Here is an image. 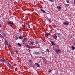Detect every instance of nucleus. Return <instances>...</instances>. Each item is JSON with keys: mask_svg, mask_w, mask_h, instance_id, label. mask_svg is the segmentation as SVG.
Returning <instances> with one entry per match:
<instances>
[{"mask_svg": "<svg viewBox=\"0 0 75 75\" xmlns=\"http://www.w3.org/2000/svg\"><path fill=\"white\" fill-rule=\"evenodd\" d=\"M55 52L57 54H59L61 52V51L59 49H57L55 50Z\"/></svg>", "mask_w": 75, "mask_h": 75, "instance_id": "f257e3e1", "label": "nucleus"}, {"mask_svg": "<svg viewBox=\"0 0 75 75\" xmlns=\"http://www.w3.org/2000/svg\"><path fill=\"white\" fill-rule=\"evenodd\" d=\"M63 24L64 25H68V24H69V22L68 21H65L63 22Z\"/></svg>", "mask_w": 75, "mask_h": 75, "instance_id": "f03ea898", "label": "nucleus"}, {"mask_svg": "<svg viewBox=\"0 0 75 75\" xmlns=\"http://www.w3.org/2000/svg\"><path fill=\"white\" fill-rule=\"evenodd\" d=\"M33 54H35L36 55H40V52H33Z\"/></svg>", "mask_w": 75, "mask_h": 75, "instance_id": "7ed1b4c3", "label": "nucleus"}, {"mask_svg": "<svg viewBox=\"0 0 75 75\" xmlns=\"http://www.w3.org/2000/svg\"><path fill=\"white\" fill-rule=\"evenodd\" d=\"M26 41H27V38H24V40H23V44H25V42H26Z\"/></svg>", "mask_w": 75, "mask_h": 75, "instance_id": "20e7f679", "label": "nucleus"}, {"mask_svg": "<svg viewBox=\"0 0 75 75\" xmlns=\"http://www.w3.org/2000/svg\"><path fill=\"white\" fill-rule=\"evenodd\" d=\"M4 44L6 46H7V45H8V41H7V40H6L5 41Z\"/></svg>", "mask_w": 75, "mask_h": 75, "instance_id": "39448f33", "label": "nucleus"}, {"mask_svg": "<svg viewBox=\"0 0 75 75\" xmlns=\"http://www.w3.org/2000/svg\"><path fill=\"white\" fill-rule=\"evenodd\" d=\"M25 47H26L27 48H31V47L30 46L28 45H25Z\"/></svg>", "mask_w": 75, "mask_h": 75, "instance_id": "423d86ee", "label": "nucleus"}, {"mask_svg": "<svg viewBox=\"0 0 75 75\" xmlns=\"http://www.w3.org/2000/svg\"><path fill=\"white\" fill-rule=\"evenodd\" d=\"M35 65H36V66H37L38 67H39V68L40 67V66L39 65V64H38V63H35Z\"/></svg>", "mask_w": 75, "mask_h": 75, "instance_id": "0eeeda50", "label": "nucleus"}, {"mask_svg": "<svg viewBox=\"0 0 75 75\" xmlns=\"http://www.w3.org/2000/svg\"><path fill=\"white\" fill-rule=\"evenodd\" d=\"M7 65L9 67V68H11V64H10L9 63H8Z\"/></svg>", "mask_w": 75, "mask_h": 75, "instance_id": "6e6552de", "label": "nucleus"}, {"mask_svg": "<svg viewBox=\"0 0 75 75\" xmlns=\"http://www.w3.org/2000/svg\"><path fill=\"white\" fill-rule=\"evenodd\" d=\"M52 26H53V27L54 28H56L57 27V26H56L55 24H52Z\"/></svg>", "mask_w": 75, "mask_h": 75, "instance_id": "1a4fd4ad", "label": "nucleus"}, {"mask_svg": "<svg viewBox=\"0 0 75 75\" xmlns=\"http://www.w3.org/2000/svg\"><path fill=\"white\" fill-rule=\"evenodd\" d=\"M8 24H10L13 25V22H8Z\"/></svg>", "mask_w": 75, "mask_h": 75, "instance_id": "9d476101", "label": "nucleus"}, {"mask_svg": "<svg viewBox=\"0 0 75 75\" xmlns=\"http://www.w3.org/2000/svg\"><path fill=\"white\" fill-rule=\"evenodd\" d=\"M54 39H57V36L56 35L54 36L53 37Z\"/></svg>", "mask_w": 75, "mask_h": 75, "instance_id": "9b49d317", "label": "nucleus"}, {"mask_svg": "<svg viewBox=\"0 0 75 75\" xmlns=\"http://www.w3.org/2000/svg\"><path fill=\"white\" fill-rule=\"evenodd\" d=\"M57 8H58V9H61V7H60V6H57Z\"/></svg>", "mask_w": 75, "mask_h": 75, "instance_id": "f8f14e48", "label": "nucleus"}, {"mask_svg": "<svg viewBox=\"0 0 75 75\" xmlns=\"http://www.w3.org/2000/svg\"><path fill=\"white\" fill-rule=\"evenodd\" d=\"M33 44H34V42H30L29 44L30 45H33Z\"/></svg>", "mask_w": 75, "mask_h": 75, "instance_id": "ddd939ff", "label": "nucleus"}, {"mask_svg": "<svg viewBox=\"0 0 75 75\" xmlns=\"http://www.w3.org/2000/svg\"><path fill=\"white\" fill-rule=\"evenodd\" d=\"M41 11H42V12H43V13H46V12H45V11H44V10L43 9H41Z\"/></svg>", "mask_w": 75, "mask_h": 75, "instance_id": "4468645a", "label": "nucleus"}, {"mask_svg": "<svg viewBox=\"0 0 75 75\" xmlns=\"http://www.w3.org/2000/svg\"><path fill=\"white\" fill-rule=\"evenodd\" d=\"M71 48L73 50H75V47L74 46H72Z\"/></svg>", "mask_w": 75, "mask_h": 75, "instance_id": "2eb2a0df", "label": "nucleus"}, {"mask_svg": "<svg viewBox=\"0 0 75 75\" xmlns=\"http://www.w3.org/2000/svg\"><path fill=\"white\" fill-rule=\"evenodd\" d=\"M14 52H15L16 54H18V51H17V50H14Z\"/></svg>", "mask_w": 75, "mask_h": 75, "instance_id": "dca6fc26", "label": "nucleus"}, {"mask_svg": "<svg viewBox=\"0 0 75 75\" xmlns=\"http://www.w3.org/2000/svg\"><path fill=\"white\" fill-rule=\"evenodd\" d=\"M51 43L52 45H55V43H54V42H53V41H51Z\"/></svg>", "mask_w": 75, "mask_h": 75, "instance_id": "f3484780", "label": "nucleus"}, {"mask_svg": "<svg viewBox=\"0 0 75 75\" xmlns=\"http://www.w3.org/2000/svg\"><path fill=\"white\" fill-rule=\"evenodd\" d=\"M17 45H18V46H20V47H21V44L20 43H18L17 44Z\"/></svg>", "mask_w": 75, "mask_h": 75, "instance_id": "a211bd4d", "label": "nucleus"}, {"mask_svg": "<svg viewBox=\"0 0 75 75\" xmlns=\"http://www.w3.org/2000/svg\"><path fill=\"white\" fill-rule=\"evenodd\" d=\"M64 5H65V6L66 7H68L69 6V4H64Z\"/></svg>", "mask_w": 75, "mask_h": 75, "instance_id": "6ab92c4d", "label": "nucleus"}, {"mask_svg": "<svg viewBox=\"0 0 75 75\" xmlns=\"http://www.w3.org/2000/svg\"><path fill=\"white\" fill-rule=\"evenodd\" d=\"M2 62H6V60L5 59H3L2 61Z\"/></svg>", "mask_w": 75, "mask_h": 75, "instance_id": "aec40b11", "label": "nucleus"}, {"mask_svg": "<svg viewBox=\"0 0 75 75\" xmlns=\"http://www.w3.org/2000/svg\"><path fill=\"white\" fill-rule=\"evenodd\" d=\"M47 21H49V23H51V20H50V19H47Z\"/></svg>", "mask_w": 75, "mask_h": 75, "instance_id": "412c9836", "label": "nucleus"}, {"mask_svg": "<svg viewBox=\"0 0 75 75\" xmlns=\"http://www.w3.org/2000/svg\"><path fill=\"white\" fill-rule=\"evenodd\" d=\"M56 34L57 35H61V34L59 33H57Z\"/></svg>", "mask_w": 75, "mask_h": 75, "instance_id": "4be33fe9", "label": "nucleus"}, {"mask_svg": "<svg viewBox=\"0 0 75 75\" xmlns=\"http://www.w3.org/2000/svg\"><path fill=\"white\" fill-rule=\"evenodd\" d=\"M51 2H54V0H49Z\"/></svg>", "mask_w": 75, "mask_h": 75, "instance_id": "5701e85b", "label": "nucleus"}, {"mask_svg": "<svg viewBox=\"0 0 75 75\" xmlns=\"http://www.w3.org/2000/svg\"><path fill=\"white\" fill-rule=\"evenodd\" d=\"M47 35L48 37H50V36H51V35L50 34H47Z\"/></svg>", "mask_w": 75, "mask_h": 75, "instance_id": "b1692460", "label": "nucleus"}, {"mask_svg": "<svg viewBox=\"0 0 75 75\" xmlns=\"http://www.w3.org/2000/svg\"><path fill=\"white\" fill-rule=\"evenodd\" d=\"M45 36L46 37L48 38V34H45Z\"/></svg>", "mask_w": 75, "mask_h": 75, "instance_id": "393cba45", "label": "nucleus"}, {"mask_svg": "<svg viewBox=\"0 0 75 75\" xmlns=\"http://www.w3.org/2000/svg\"><path fill=\"white\" fill-rule=\"evenodd\" d=\"M66 2L67 3H69V0H66Z\"/></svg>", "mask_w": 75, "mask_h": 75, "instance_id": "a878e982", "label": "nucleus"}, {"mask_svg": "<svg viewBox=\"0 0 75 75\" xmlns=\"http://www.w3.org/2000/svg\"><path fill=\"white\" fill-rule=\"evenodd\" d=\"M29 62L30 63H31V62H33V61H32L31 60H29Z\"/></svg>", "mask_w": 75, "mask_h": 75, "instance_id": "bb28decb", "label": "nucleus"}, {"mask_svg": "<svg viewBox=\"0 0 75 75\" xmlns=\"http://www.w3.org/2000/svg\"><path fill=\"white\" fill-rule=\"evenodd\" d=\"M19 39H21L22 38V36L19 37Z\"/></svg>", "mask_w": 75, "mask_h": 75, "instance_id": "cd10ccee", "label": "nucleus"}, {"mask_svg": "<svg viewBox=\"0 0 75 75\" xmlns=\"http://www.w3.org/2000/svg\"><path fill=\"white\" fill-rule=\"evenodd\" d=\"M18 38V37L16 36L15 38V39L16 40H17Z\"/></svg>", "mask_w": 75, "mask_h": 75, "instance_id": "c85d7f7f", "label": "nucleus"}, {"mask_svg": "<svg viewBox=\"0 0 75 75\" xmlns=\"http://www.w3.org/2000/svg\"><path fill=\"white\" fill-rule=\"evenodd\" d=\"M51 70H49V71H49V72H50V73H51Z\"/></svg>", "mask_w": 75, "mask_h": 75, "instance_id": "c756f323", "label": "nucleus"}, {"mask_svg": "<svg viewBox=\"0 0 75 75\" xmlns=\"http://www.w3.org/2000/svg\"><path fill=\"white\" fill-rule=\"evenodd\" d=\"M35 42L36 43V44H38V41H37V40L36 42Z\"/></svg>", "mask_w": 75, "mask_h": 75, "instance_id": "7c9ffc66", "label": "nucleus"}, {"mask_svg": "<svg viewBox=\"0 0 75 75\" xmlns=\"http://www.w3.org/2000/svg\"><path fill=\"white\" fill-rule=\"evenodd\" d=\"M73 45H75V42H73Z\"/></svg>", "mask_w": 75, "mask_h": 75, "instance_id": "2f4dec72", "label": "nucleus"}, {"mask_svg": "<svg viewBox=\"0 0 75 75\" xmlns=\"http://www.w3.org/2000/svg\"><path fill=\"white\" fill-rule=\"evenodd\" d=\"M46 51H47L49 52V49H46Z\"/></svg>", "mask_w": 75, "mask_h": 75, "instance_id": "473e14b6", "label": "nucleus"}, {"mask_svg": "<svg viewBox=\"0 0 75 75\" xmlns=\"http://www.w3.org/2000/svg\"><path fill=\"white\" fill-rule=\"evenodd\" d=\"M23 27H24V28H25V24H24V25H23Z\"/></svg>", "mask_w": 75, "mask_h": 75, "instance_id": "72a5a7b5", "label": "nucleus"}, {"mask_svg": "<svg viewBox=\"0 0 75 75\" xmlns=\"http://www.w3.org/2000/svg\"><path fill=\"white\" fill-rule=\"evenodd\" d=\"M1 38H4V37L3 36V35H2V36H1Z\"/></svg>", "mask_w": 75, "mask_h": 75, "instance_id": "f704fd0d", "label": "nucleus"}, {"mask_svg": "<svg viewBox=\"0 0 75 75\" xmlns=\"http://www.w3.org/2000/svg\"><path fill=\"white\" fill-rule=\"evenodd\" d=\"M41 53H42V54H44V52H43L42 51L41 52Z\"/></svg>", "mask_w": 75, "mask_h": 75, "instance_id": "c9c22d12", "label": "nucleus"}, {"mask_svg": "<svg viewBox=\"0 0 75 75\" xmlns=\"http://www.w3.org/2000/svg\"><path fill=\"white\" fill-rule=\"evenodd\" d=\"M3 61V59H0V61H1V62H2Z\"/></svg>", "mask_w": 75, "mask_h": 75, "instance_id": "e433bc0d", "label": "nucleus"}, {"mask_svg": "<svg viewBox=\"0 0 75 75\" xmlns=\"http://www.w3.org/2000/svg\"><path fill=\"white\" fill-rule=\"evenodd\" d=\"M9 47H11V45L10 44H9Z\"/></svg>", "mask_w": 75, "mask_h": 75, "instance_id": "4c0bfd02", "label": "nucleus"}, {"mask_svg": "<svg viewBox=\"0 0 75 75\" xmlns=\"http://www.w3.org/2000/svg\"><path fill=\"white\" fill-rule=\"evenodd\" d=\"M9 25H10V26H11V27H12V24H10Z\"/></svg>", "mask_w": 75, "mask_h": 75, "instance_id": "58836bf2", "label": "nucleus"}, {"mask_svg": "<svg viewBox=\"0 0 75 75\" xmlns=\"http://www.w3.org/2000/svg\"><path fill=\"white\" fill-rule=\"evenodd\" d=\"M2 36L1 35V34H0V37H1Z\"/></svg>", "mask_w": 75, "mask_h": 75, "instance_id": "ea45409f", "label": "nucleus"}, {"mask_svg": "<svg viewBox=\"0 0 75 75\" xmlns=\"http://www.w3.org/2000/svg\"><path fill=\"white\" fill-rule=\"evenodd\" d=\"M74 4L75 5V0H74Z\"/></svg>", "mask_w": 75, "mask_h": 75, "instance_id": "a19ab883", "label": "nucleus"}, {"mask_svg": "<svg viewBox=\"0 0 75 75\" xmlns=\"http://www.w3.org/2000/svg\"><path fill=\"white\" fill-rule=\"evenodd\" d=\"M1 27V24H0V27Z\"/></svg>", "mask_w": 75, "mask_h": 75, "instance_id": "79ce46f5", "label": "nucleus"}, {"mask_svg": "<svg viewBox=\"0 0 75 75\" xmlns=\"http://www.w3.org/2000/svg\"><path fill=\"white\" fill-rule=\"evenodd\" d=\"M3 35H5V34L4 33L3 34Z\"/></svg>", "mask_w": 75, "mask_h": 75, "instance_id": "37998d69", "label": "nucleus"}, {"mask_svg": "<svg viewBox=\"0 0 75 75\" xmlns=\"http://www.w3.org/2000/svg\"><path fill=\"white\" fill-rule=\"evenodd\" d=\"M4 35V36H5V37L6 36V35Z\"/></svg>", "mask_w": 75, "mask_h": 75, "instance_id": "c03bdc74", "label": "nucleus"}, {"mask_svg": "<svg viewBox=\"0 0 75 75\" xmlns=\"http://www.w3.org/2000/svg\"><path fill=\"white\" fill-rule=\"evenodd\" d=\"M0 31H1V30H0Z\"/></svg>", "mask_w": 75, "mask_h": 75, "instance_id": "a18cd8bd", "label": "nucleus"}, {"mask_svg": "<svg viewBox=\"0 0 75 75\" xmlns=\"http://www.w3.org/2000/svg\"><path fill=\"white\" fill-rule=\"evenodd\" d=\"M29 51H30V49H29Z\"/></svg>", "mask_w": 75, "mask_h": 75, "instance_id": "49530a36", "label": "nucleus"}]
</instances>
